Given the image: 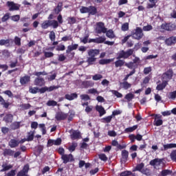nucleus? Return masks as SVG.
Listing matches in <instances>:
<instances>
[{
  "instance_id": "obj_51",
  "label": "nucleus",
  "mask_w": 176,
  "mask_h": 176,
  "mask_svg": "<svg viewBox=\"0 0 176 176\" xmlns=\"http://www.w3.org/2000/svg\"><path fill=\"white\" fill-rule=\"evenodd\" d=\"M89 11H90V10H89V7L82 6L80 9V13H89Z\"/></svg>"
},
{
  "instance_id": "obj_30",
  "label": "nucleus",
  "mask_w": 176,
  "mask_h": 176,
  "mask_svg": "<svg viewBox=\"0 0 176 176\" xmlns=\"http://www.w3.org/2000/svg\"><path fill=\"white\" fill-rule=\"evenodd\" d=\"M137 129H138V125H134L133 126L125 129L124 131L125 133H133Z\"/></svg>"
},
{
  "instance_id": "obj_3",
  "label": "nucleus",
  "mask_w": 176,
  "mask_h": 176,
  "mask_svg": "<svg viewBox=\"0 0 176 176\" xmlns=\"http://www.w3.org/2000/svg\"><path fill=\"white\" fill-rule=\"evenodd\" d=\"M173 78V70H168L166 72L162 74V80L164 82L168 84V81Z\"/></svg>"
},
{
  "instance_id": "obj_48",
  "label": "nucleus",
  "mask_w": 176,
  "mask_h": 176,
  "mask_svg": "<svg viewBox=\"0 0 176 176\" xmlns=\"http://www.w3.org/2000/svg\"><path fill=\"white\" fill-rule=\"evenodd\" d=\"M171 170H164L161 172L162 176H167V175H171Z\"/></svg>"
},
{
  "instance_id": "obj_11",
  "label": "nucleus",
  "mask_w": 176,
  "mask_h": 176,
  "mask_svg": "<svg viewBox=\"0 0 176 176\" xmlns=\"http://www.w3.org/2000/svg\"><path fill=\"white\" fill-rule=\"evenodd\" d=\"M34 86H45V79L43 78L38 77L34 81Z\"/></svg>"
},
{
  "instance_id": "obj_8",
  "label": "nucleus",
  "mask_w": 176,
  "mask_h": 176,
  "mask_svg": "<svg viewBox=\"0 0 176 176\" xmlns=\"http://www.w3.org/2000/svg\"><path fill=\"white\" fill-rule=\"evenodd\" d=\"M161 28L162 30H165V31H174V30L176 28V26L174 23H163L161 25Z\"/></svg>"
},
{
  "instance_id": "obj_47",
  "label": "nucleus",
  "mask_w": 176,
  "mask_h": 176,
  "mask_svg": "<svg viewBox=\"0 0 176 176\" xmlns=\"http://www.w3.org/2000/svg\"><path fill=\"white\" fill-rule=\"evenodd\" d=\"M111 93L114 94V96H116V97L118 98H122V97H123V95L118 91L112 90Z\"/></svg>"
},
{
  "instance_id": "obj_61",
  "label": "nucleus",
  "mask_w": 176,
  "mask_h": 176,
  "mask_svg": "<svg viewBox=\"0 0 176 176\" xmlns=\"http://www.w3.org/2000/svg\"><path fill=\"white\" fill-rule=\"evenodd\" d=\"M122 31H128L129 30V23H125L122 25Z\"/></svg>"
},
{
  "instance_id": "obj_23",
  "label": "nucleus",
  "mask_w": 176,
  "mask_h": 176,
  "mask_svg": "<svg viewBox=\"0 0 176 176\" xmlns=\"http://www.w3.org/2000/svg\"><path fill=\"white\" fill-rule=\"evenodd\" d=\"M144 167H145V164L142 162L136 166L133 171H140V173H142L143 169L144 168Z\"/></svg>"
},
{
  "instance_id": "obj_63",
  "label": "nucleus",
  "mask_w": 176,
  "mask_h": 176,
  "mask_svg": "<svg viewBox=\"0 0 176 176\" xmlns=\"http://www.w3.org/2000/svg\"><path fill=\"white\" fill-rule=\"evenodd\" d=\"M131 171L130 170H126V171H124V172H122L120 175V176H127V175H131Z\"/></svg>"
},
{
  "instance_id": "obj_27",
  "label": "nucleus",
  "mask_w": 176,
  "mask_h": 176,
  "mask_svg": "<svg viewBox=\"0 0 176 176\" xmlns=\"http://www.w3.org/2000/svg\"><path fill=\"white\" fill-rule=\"evenodd\" d=\"M21 122H14L11 125V129L12 130H17V129H20V124Z\"/></svg>"
},
{
  "instance_id": "obj_45",
  "label": "nucleus",
  "mask_w": 176,
  "mask_h": 176,
  "mask_svg": "<svg viewBox=\"0 0 176 176\" xmlns=\"http://www.w3.org/2000/svg\"><path fill=\"white\" fill-rule=\"evenodd\" d=\"M47 107H56L57 106V102L55 100H48L47 102Z\"/></svg>"
},
{
  "instance_id": "obj_50",
  "label": "nucleus",
  "mask_w": 176,
  "mask_h": 176,
  "mask_svg": "<svg viewBox=\"0 0 176 176\" xmlns=\"http://www.w3.org/2000/svg\"><path fill=\"white\" fill-rule=\"evenodd\" d=\"M176 97V91L170 92L168 94V98L170 100H175Z\"/></svg>"
},
{
  "instance_id": "obj_56",
  "label": "nucleus",
  "mask_w": 176,
  "mask_h": 176,
  "mask_svg": "<svg viewBox=\"0 0 176 176\" xmlns=\"http://www.w3.org/2000/svg\"><path fill=\"white\" fill-rule=\"evenodd\" d=\"M56 50L58 52H63V51L65 50V45L60 44L56 47Z\"/></svg>"
},
{
  "instance_id": "obj_20",
  "label": "nucleus",
  "mask_w": 176,
  "mask_h": 176,
  "mask_svg": "<svg viewBox=\"0 0 176 176\" xmlns=\"http://www.w3.org/2000/svg\"><path fill=\"white\" fill-rule=\"evenodd\" d=\"M79 45L78 44H72L71 45L67 46V49L66 50V53H71L72 50H76L78 49Z\"/></svg>"
},
{
  "instance_id": "obj_15",
  "label": "nucleus",
  "mask_w": 176,
  "mask_h": 176,
  "mask_svg": "<svg viewBox=\"0 0 176 176\" xmlns=\"http://www.w3.org/2000/svg\"><path fill=\"white\" fill-rule=\"evenodd\" d=\"M164 148H162V151H168V149H173V148H176L175 143H170L163 145Z\"/></svg>"
},
{
  "instance_id": "obj_49",
  "label": "nucleus",
  "mask_w": 176,
  "mask_h": 176,
  "mask_svg": "<svg viewBox=\"0 0 176 176\" xmlns=\"http://www.w3.org/2000/svg\"><path fill=\"white\" fill-rule=\"evenodd\" d=\"M105 36L96 38V43H104L105 42Z\"/></svg>"
},
{
  "instance_id": "obj_10",
  "label": "nucleus",
  "mask_w": 176,
  "mask_h": 176,
  "mask_svg": "<svg viewBox=\"0 0 176 176\" xmlns=\"http://www.w3.org/2000/svg\"><path fill=\"white\" fill-rule=\"evenodd\" d=\"M67 117H68V115L67 113H65L61 111L56 113L55 116V118L57 120H64L65 119H67Z\"/></svg>"
},
{
  "instance_id": "obj_9",
  "label": "nucleus",
  "mask_w": 176,
  "mask_h": 176,
  "mask_svg": "<svg viewBox=\"0 0 176 176\" xmlns=\"http://www.w3.org/2000/svg\"><path fill=\"white\" fill-rule=\"evenodd\" d=\"M61 159L63 160V163L67 164V163H69V162H74V155H72V154H65L61 156Z\"/></svg>"
},
{
  "instance_id": "obj_25",
  "label": "nucleus",
  "mask_w": 176,
  "mask_h": 176,
  "mask_svg": "<svg viewBox=\"0 0 176 176\" xmlns=\"http://www.w3.org/2000/svg\"><path fill=\"white\" fill-rule=\"evenodd\" d=\"M122 157L123 162H127V159L129 158V151L126 150H123L122 151Z\"/></svg>"
},
{
  "instance_id": "obj_17",
  "label": "nucleus",
  "mask_w": 176,
  "mask_h": 176,
  "mask_svg": "<svg viewBox=\"0 0 176 176\" xmlns=\"http://www.w3.org/2000/svg\"><path fill=\"white\" fill-rule=\"evenodd\" d=\"M70 137L72 140H79V138H80V133L77 131H74Z\"/></svg>"
},
{
  "instance_id": "obj_44",
  "label": "nucleus",
  "mask_w": 176,
  "mask_h": 176,
  "mask_svg": "<svg viewBox=\"0 0 176 176\" xmlns=\"http://www.w3.org/2000/svg\"><path fill=\"white\" fill-rule=\"evenodd\" d=\"M5 120L8 122H11L13 120V115L8 114L5 116Z\"/></svg>"
},
{
  "instance_id": "obj_16",
  "label": "nucleus",
  "mask_w": 176,
  "mask_h": 176,
  "mask_svg": "<svg viewBox=\"0 0 176 176\" xmlns=\"http://www.w3.org/2000/svg\"><path fill=\"white\" fill-rule=\"evenodd\" d=\"M66 100H69V101H72V100H75V98H78V94L76 93L74 94H67L65 95Z\"/></svg>"
},
{
  "instance_id": "obj_14",
  "label": "nucleus",
  "mask_w": 176,
  "mask_h": 176,
  "mask_svg": "<svg viewBox=\"0 0 176 176\" xmlns=\"http://www.w3.org/2000/svg\"><path fill=\"white\" fill-rule=\"evenodd\" d=\"M30 80H31V77L29 76H24L23 77H21L20 78V83L21 85H27V83H28V82H30Z\"/></svg>"
},
{
  "instance_id": "obj_58",
  "label": "nucleus",
  "mask_w": 176,
  "mask_h": 176,
  "mask_svg": "<svg viewBox=\"0 0 176 176\" xmlns=\"http://www.w3.org/2000/svg\"><path fill=\"white\" fill-rule=\"evenodd\" d=\"M99 159H100V160H102L103 162H107V160H108V157H107L105 154L102 153L99 155Z\"/></svg>"
},
{
  "instance_id": "obj_37",
  "label": "nucleus",
  "mask_w": 176,
  "mask_h": 176,
  "mask_svg": "<svg viewBox=\"0 0 176 176\" xmlns=\"http://www.w3.org/2000/svg\"><path fill=\"white\" fill-rule=\"evenodd\" d=\"M134 97H135L134 94L129 93L125 96L124 98L125 100H126V101H128V102H130V101H131V100H133Z\"/></svg>"
},
{
  "instance_id": "obj_22",
  "label": "nucleus",
  "mask_w": 176,
  "mask_h": 176,
  "mask_svg": "<svg viewBox=\"0 0 176 176\" xmlns=\"http://www.w3.org/2000/svg\"><path fill=\"white\" fill-rule=\"evenodd\" d=\"M150 3L147 4V9H152L156 6V3H157L158 0H148Z\"/></svg>"
},
{
  "instance_id": "obj_18",
  "label": "nucleus",
  "mask_w": 176,
  "mask_h": 176,
  "mask_svg": "<svg viewBox=\"0 0 176 176\" xmlns=\"http://www.w3.org/2000/svg\"><path fill=\"white\" fill-rule=\"evenodd\" d=\"M96 109L98 112H99L100 116H104V115L107 113V111H105V109H104V107H102V106L97 105L96 107Z\"/></svg>"
},
{
  "instance_id": "obj_28",
  "label": "nucleus",
  "mask_w": 176,
  "mask_h": 176,
  "mask_svg": "<svg viewBox=\"0 0 176 176\" xmlns=\"http://www.w3.org/2000/svg\"><path fill=\"white\" fill-rule=\"evenodd\" d=\"M124 63H125L124 60L121 59H118V60L115 62L116 68L123 67V65H124Z\"/></svg>"
},
{
  "instance_id": "obj_6",
  "label": "nucleus",
  "mask_w": 176,
  "mask_h": 176,
  "mask_svg": "<svg viewBox=\"0 0 176 176\" xmlns=\"http://www.w3.org/2000/svg\"><path fill=\"white\" fill-rule=\"evenodd\" d=\"M164 159L162 158H155L154 160H152L150 162V165L151 166H155V168H156L157 167H159L160 166H163V164H164Z\"/></svg>"
},
{
  "instance_id": "obj_31",
  "label": "nucleus",
  "mask_w": 176,
  "mask_h": 176,
  "mask_svg": "<svg viewBox=\"0 0 176 176\" xmlns=\"http://www.w3.org/2000/svg\"><path fill=\"white\" fill-rule=\"evenodd\" d=\"M106 35L107 38H110V39H113V38H115V34L113 33V30H112L107 31Z\"/></svg>"
},
{
  "instance_id": "obj_33",
  "label": "nucleus",
  "mask_w": 176,
  "mask_h": 176,
  "mask_svg": "<svg viewBox=\"0 0 176 176\" xmlns=\"http://www.w3.org/2000/svg\"><path fill=\"white\" fill-rule=\"evenodd\" d=\"M89 14H92L94 16L97 13V8L93 6H91L89 7Z\"/></svg>"
},
{
  "instance_id": "obj_7",
  "label": "nucleus",
  "mask_w": 176,
  "mask_h": 176,
  "mask_svg": "<svg viewBox=\"0 0 176 176\" xmlns=\"http://www.w3.org/2000/svg\"><path fill=\"white\" fill-rule=\"evenodd\" d=\"M7 6L11 12L19 10V9H20V4L16 3L13 1H8Z\"/></svg>"
},
{
  "instance_id": "obj_64",
  "label": "nucleus",
  "mask_w": 176,
  "mask_h": 176,
  "mask_svg": "<svg viewBox=\"0 0 176 176\" xmlns=\"http://www.w3.org/2000/svg\"><path fill=\"white\" fill-rule=\"evenodd\" d=\"M170 158L172 160H175V162H176V151H174L170 153Z\"/></svg>"
},
{
  "instance_id": "obj_12",
  "label": "nucleus",
  "mask_w": 176,
  "mask_h": 176,
  "mask_svg": "<svg viewBox=\"0 0 176 176\" xmlns=\"http://www.w3.org/2000/svg\"><path fill=\"white\" fill-rule=\"evenodd\" d=\"M154 126H162L163 124V120L162 119V116L155 115V118L153 122Z\"/></svg>"
},
{
  "instance_id": "obj_38",
  "label": "nucleus",
  "mask_w": 176,
  "mask_h": 176,
  "mask_svg": "<svg viewBox=\"0 0 176 176\" xmlns=\"http://www.w3.org/2000/svg\"><path fill=\"white\" fill-rule=\"evenodd\" d=\"M76 146H78V144L76 142H73L70 146H69L68 150L69 152H74L75 149H76Z\"/></svg>"
},
{
  "instance_id": "obj_26",
  "label": "nucleus",
  "mask_w": 176,
  "mask_h": 176,
  "mask_svg": "<svg viewBox=\"0 0 176 176\" xmlns=\"http://www.w3.org/2000/svg\"><path fill=\"white\" fill-rule=\"evenodd\" d=\"M50 27V20L44 21L41 24V28L43 30H47Z\"/></svg>"
},
{
  "instance_id": "obj_46",
  "label": "nucleus",
  "mask_w": 176,
  "mask_h": 176,
  "mask_svg": "<svg viewBox=\"0 0 176 176\" xmlns=\"http://www.w3.org/2000/svg\"><path fill=\"white\" fill-rule=\"evenodd\" d=\"M38 127L41 129L43 135H45L46 134V126L45 124H39Z\"/></svg>"
},
{
  "instance_id": "obj_60",
  "label": "nucleus",
  "mask_w": 176,
  "mask_h": 176,
  "mask_svg": "<svg viewBox=\"0 0 176 176\" xmlns=\"http://www.w3.org/2000/svg\"><path fill=\"white\" fill-rule=\"evenodd\" d=\"M93 80H100V79H102V75L101 74H96L92 77Z\"/></svg>"
},
{
  "instance_id": "obj_59",
  "label": "nucleus",
  "mask_w": 176,
  "mask_h": 176,
  "mask_svg": "<svg viewBox=\"0 0 176 176\" xmlns=\"http://www.w3.org/2000/svg\"><path fill=\"white\" fill-rule=\"evenodd\" d=\"M125 67H127V68H129V69H134V63L130 62L129 63L124 64Z\"/></svg>"
},
{
  "instance_id": "obj_2",
  "label": "nucleus",
  "mask_w": 176,
  "mask_h": 176,
  "mask_svg": "<svg viewBox=\"0 0 176 176\" xmlns=\"http://www.w3.org/2000/svg\"><path fill=\"white\" fill-rule=\"evenodd\" d=\"M95 31L96 34H105L107 33V28H105L104 23L98 22L96 23Z\"/></svg>"
},
{
  "instance_id": "obj_24",
  "label": "nucleus",
  "mask_w": 176,
  "mask_h": 176,
  "mask_svg": "<svg viewBox=\"0 0 176 176\" xmlns=\"http://www.w3.org/2000/svg\"><path fill=\"white\" fill-rule=\"evenodd\" d=\"M3 155L4 156H13V155H14V151H13L12 149L6 148L3 151Z\"/></svg>"
},
{
  "instance_id": "obj_39",
  "label": "nucleus",
  "mask_w": 176,
  "mask_h": 176,
  "mask_svg": "<svg viewBox=\"0 0 176 176\" xmlns=\"http://www.w3.org/2000/svg\"><path fill=\"white\" fill-rule=\"evenodd\" d=\"M111 61H113V59H102L99 61V64L104 65L105 64H109Z\"/></svg>"
},
{
  "instance_id": "obj_40",
  "label": "nucleus",
  "mask_w": 176,
  "mask_h": 176,
  "mask_svg": "<svg viewBox=\"0 0 176 176\" xmlns=\"http://www.w3.org/2000/svg\"><path fill=\"white\" fill-rule=\"evenodd\" d=\"M63 10V3H58L57 7L55 8V13L58 14Z\"/></svg>"
},
{
  "instance_id": "obj_52",
  "label": "nucleus",
  "mask_w": 176,
  "mask_h": 176,
  "mask_svg": "<svg viewBox=\"0 0 176 176\" xmlns=\"http://www.w3.org/2000/svg\"><path fill=\"white\" fill-rule=\"evenodd\" d=\"M12 167H13L12 165L3 164L2 165L3 169L1 171H8V170H10Z\"/></svg>"
},
{
  "instance_id": "obj_41",
  "label": "nucleus",
  "mask_w": 176,
  "mask_h": 176,
  "mask_svg": "<svg viewBox=\"0 0 176 176\" xmlns=\"http://www.w3.org/2000/svg\"><path fill=\"white\" fill-rule=\"evenodd\" d=\"M14 42L16 46H21V38L19 36L14 37Z\"/></svg>"
},
{
  "instance_id": "obj_29",
  "label": "nucleus",
  "mask_w": 176,
  "mask_h": 176,
  "mask_svg": "<svg viewBox=\"0 0 176 176\" xmlns=\"http://www.w3.org/2000/svg\"><path fill=\"white\" fill-rule=\"evenodd\" d=\"M121 85L122 86V89H124V90H129V89L131 87V84L129 83L127 81H124L121 83Z\"/></svg>"
},
{
  "instance_id": "obj_5",
  "label": "nucleus",
  "mask_w": 176,
  "mask_h": 176,
  "mask_svg": "<svg viewBox=\"0 0 176 176\" xmlns=\"http://www.w3.org/2000/svg\"><path fill=\"white\" fill-rule=\"evenodd\" d=\"M24 142H25V139H23L21 140L11 139L8 142V145L11 148H16L19 144H24Z\"/></svg>"
},
{
  "instance_id": "obj_4",
  "label": "nucleus",
  "mask_w": 176,
  "mask_h": 176,
  "mask_svg": "<svg viewBox=\"0 0 176 176\" xmlns=\"http://www.w3.org/2000/svg\"><path fill=\"white\" fill-rule=\"evenodd\" d=\"M142 36H144L142 29H141V28H136L135 32L132 34V38L140 41V39H142Z\"/></svg>"
},
{
  "instance_id": "obj_55",
  "label": "nucleus",
  "mask_w": 176,
  "mask_h": 176,
  "mask_svg": "<svg viewBox=\"0 0 176 176\" xmlns=\"http://www.w3.org/2000/svg\"><path fill=\"white\" fill-rule=\"evenodd\" d=\"M144 75H148V74L152 72V67H147L144 69L143 71Z\"/></svg>"
},
{
  "instance_id": "obj_42",
  "label": "nucleus",
  "mask_w": 176,
  "mask_h": 176,
  "mask_svg": "<svg viewBox=\"0 0 176 176\" xmlns=\"http://www.w3.org/2000/svg\"><path fill=\"white\" fill-rule=\"evenodd\" d=\"M61 41H63V42H68V41H72V35L69 34L68 36H65L62 37Z\"/></svg>"
},
{
  "instance_id": "obj_19",
  "label": "nucleus",
  "mask_w": 176,
  "mask_h": 176,
  "mask_svg": "<svg viewBox=\"0 0 176 176\" xmlns=\"http://www.w3.org/2000/svg\"><path fill=\"white\" fill-rule=\"evenodd\" d=\"M98 54H100V50H90L88 52L89 57H96V56H98Z\"/></svg>"
},
{
  "instance_id": "obj_21",
  "label": "nucleus",
  "mask_w": 176,
  "mask_h": 176,
  "mask_svg": "<svg viewBox=\"0 0 176 176\" xmlns=\"http://www.w3.org/2000/svg\"><path fill=\"white\" fill-rule=\"evenodd\" d=\"M82 86L86 89L89 87H93L94 86V82L89 80V81H84L82 82Z\"/></svg>"
},
{
  "instance_id": "obj_13",
  "label": "nucleus",
  "mask_w": 176,
  "mask_h": 176,
  "mask_svg": "<svg viewBox=\"0 0 176 176\" xmlns=\"http://www.w3.org/2000/svg\"><path fill=\"white\" fill-rule=\"evenodd\" d=\"M165 43L168 45V46H171V45H174L176 43V36H171L167 38L165 41Z\"/></svg>"
},
{
  "instance_id": "obj_36",
  "label": "nucleus",
  "mask_w": 176,
  "mask_h": 176,
  "mask_svg": "<svg viewBox=\"0 0 176 176\" xmlns=\"http://www.w3.org/2000/svg\"><path fill=\"white\" fill-rule=\"evenodd\" d=\"M29 91L32 94H36V93H39V88L38 87H30Z\"/></svg>"
},
{
  "instance_id": "obj_43",
  "label": "nucleus",
  "mask_w": 176,
  "mask_h": 176,
  "mask_svg": "<svg viewBox=\"0 0 176 176\" xmlns=\"http://www.w3.org/2000/svg\"><path fill=\"white\" fill-rule=\"evenodd\" d=\"M9 43H10V40L7 39H1L0 40V46H5L6 45H9Z\"/></svg>"
},
{
  "instance_id": "obj_57",
  "label": "nucleus",
  "mask_w": 176,
  "mask_h": 176,
  "mask_svg": "<svg viewBox=\"0 0 176 176\" xmlns=\"http://www.w3.org/2000/svg\"><path fill=\"white\" fill-rule=\"evenodd\" d=\"M67 21L69 24H75L76 23V19L75 17H69L67 18Z\"/></svg>"
},
{
  "instance_id": "obj_53",
  "label": "nucleus",
  "mask_w": 176,
  "mask_h": 176,
  "mask_svg": "<svg viewBox=\"0 0 176 176\" xmlns=\"http://www.w3.org/2000/svg\"><path fill=\"white\" fill-rule=\"evenodd\" d=\"M49 36L50 39H51L52 42H54V41H56V33L54 31L50 32Z\"/></svg>"
},
{
  "instance_id": "obj_32",
  "label": "nucleus",
  "mask_w": 176,
  "mask_h": 176,
  "mask_svg": "<svg viewBox=\"0 0 176 176\" xmlns=\"http://www.w3.org/2000/svg\"><path fill=\"white\" fill-rule=\"evenodd\" d=\"M50 27L56 29L58 27V21L56 20H50Z\"/></svg>"
},
{
  "instance_id": "obj_54",
  "label": "nucleus",
  "mask_w": 176,
  "mask_h": 176,
  "mask_svg": "<svg viewBox=\"0 0 176 176\" xmlns=\"http://www.w3.org/2000/svg\"><path fill=\"white\" fill-rule=\"evenodd\" d=\"M88 94H94V96H96V94H99L98 91H97V89L92 88V89H89L88 90Z\"/></svg>"
},
{
  "instance_id": "obj_35",
  "label": "nucleus",
  "mask_w": 176,
  "mask_h": 176,
  "mask_svg": "<svg viewBox=\"0 0 176 176\" xmlns=\"http://www.w3.org/2000/svg\"><path fill=\"white\" fill-rule=\"evenodd\" d=\"M34 135H35V131L29 132L28 139H25V141H32L34 140Z\"/></svg>"
},
{
  "instance_id": "obj_1",
  "label": "nucleus",
  "mask_w": 176,
  "mask_h": 176,
  "mask_svg": "<svg viewBox=\"0 0 176 176\" xmlns=\"http://www.w3.org/2000/svg\"><path fill=\"white\" fill-rule=\"evenodd\" d=\"M134 53V50L130 49L127 51L124 52L123 50L120 51L118 53L117 60H120V58H129L130 56H131Z\"/></svg>"
},
{
  "instance_id": "obj_62",
  "label": "nucleus",
  "mask_w": 176,
  "mask_h": 176,
  "mask_svg": "<svg viewBox=\"0 0 176 176\" xmlns=\"http://www.w3.org/2000/svg\"><path fill=\"white\" fill-rule=\"evenodd\" d=\"M141 173L142 174H144V175H151V171L146 168H144Z\"/></svg>"
},
{
  "instance_id": "obj_34",
  "label": "nucleus",
  "mask_w": 176,
  "mask_h": 176,
  "mask_svg": "<svg viewBox=\"0 0 176 176\" xmlns=\"http://www.w3.org/2000/svg\"><path fill=\"white\" fill-rule=\"evenodd\" d=\"M166 86H167V84L162 81V83L159 84L157 86L156 90H158V91L163 90L164 89H166Z\"/></svg>"
}]
</instances>
